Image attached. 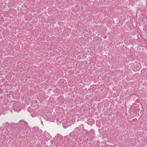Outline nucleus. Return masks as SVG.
I'll use <instances>...</instances> for the list:
<instances>
[{"label": "nucleus", "instance_id": "f257e3e1", "mask_svg": "<svg viewBox=\"0 0 147 147\" xmlns=\"http://www.w3.org/2000/svg\"><path fill=\"white\" fill-rule=\"evenodd\" d=\"M26 80H27L26 79Z\"/></svg>", "mask_w": 147, "mask_h": 147}, {"label": "nucleus", "instance_id": "f03ea898", "mask_svg": "<svg viewBox=\"0 0 147 147\" xmlns=\"http://www.w3.org/2000/svg\"><path fill=\"white\" fill-rule=\"evenodd\" d=\"M104 38H106V37H104Z\"/></svg>", "mask_w": 147, "mask_h": 147}]
</instances>
